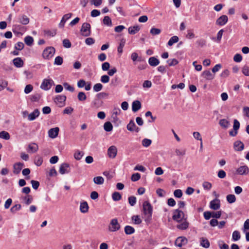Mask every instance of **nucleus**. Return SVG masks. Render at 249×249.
Listing matches in <instances>:
<instances>
[{
    "mask_svg": "<svg viewBox=\"0 0 249 249\" xmlns=\"http://www.w3.org/2000/svg\"><path fill=\"white\" fill-rule=\"evenodd\" d=\"M121 228V225L119 223L117 218H113L110 220L108 226V230L110 232H115Z\"/></svg>",
    "mask_w": 249,
    "mask_h": 249,
    "instance_id": "nucleus-1",
    "label": "nucleus"
},
{
    "mask_svg": "<svg viewBox=\"0 0 249 249\" xmlns=\"http://www.w3.org/2000/svg\"><path fill=\"white\" fill-rule=\"evenodd\" d=\"M143 213L147 216L148 218H151L153 208L150 203L147 201H144L143 203Z\"/></svg>",
    "mask_w": 249,
    "mask_h": 249,
    "instance_id": "nucleus-2",
    "label": "nucleus"
},
{
    "mask_svg": "<svg viewBox=\"0 0 249 249\" xmlns=\"http://www.w3.org/2000/svg\"><path fill=\"white\" fill-rule=\"evenodd\" d=\"M55 51L53 47H48L43 51L42 57L44 59H49L53 56Z\"/></svg>",
    "mask_w": 249,
    "mask_h": 249,
    "instance_id": "nucleus-3",
    "label": "nucleus"
},
{
    "mask_svg": "<svg viewBox=\"0 0 249 249\" xmlns=\"http://www.w3.org/2000/svg\"><path fill=\"white\" fill-rule=\"evenodd\" d=\"M80 33L83 36H89L91 34L90 25L87 22L84 23L80 29Z\"/></svg>",
    "mask_w": 249,
    "mask_h": 249,
    "instance_id": "nucleus-4",
    "label": "nucleus"
},
{
    "mask_svg": "<svg viewBox=\"0 0 249 249\" xmlns=\"http://www.w3.org/2000/svg\"><path fill=\"white\" fill-rule=\"evenodd\" d=\"M53 83V81L52 80L45 79L41 84L40 88L43 90H48L51 88Z\"/></svg>",
    "mask_w": 249,
    "mask_h": 249,
    "instance_id": "nucleus-5",
    "label": "nucleus"
},
{
    "mask_svg": "<svg viewBox=\"0 0 249 249\" xmlns=\"http://www.w3.org/2000/svg\"><path fill=\"white\" fill-rule=\"evenodd\" d=\"M188 243V239L184 236L178 237L175 242V245L178 247H182L186 245Z\"/></svg>",
    "mask_w": 249,
    "mask_h": 249,
    "instance_id": "nucleus-6",
    "label": "nucleus"
},
{
    "mask_svg": "<svg viewBox=\"0 0 249 249\" xmlns=\"http://www.w3.org/2000/svg\"><path fill=\"white\" fill-rule=\"evenodd\" d=\"M184 216V213L178 209L175 210L173 215V219L178 222H180Z\"/></svg>",
    "mask_w": 249,
    "mask_h": 249,
    "instance_id": "nucleus-7",
    "label": "nucleus"
},
{
    "mask_svg": "<svg viewBox=\"0 0 249 249\" xmlns=\"http://www.w3.org/2000/svg\"><path fill=\"white\" fill-rule=\"evenodd\" d=\"M127 129L130 132H139L140 130V128L137 126L135 124L134 121L130 120L129 123L126 126Z\"/></svg>",
    "mask_w": 249,
    "mask_h": 249,
    "instance_id": "nucleus-8",
    "label": "nucleus"
},
{
    "mask_svg": "<svg viewBox=\"0 0 249 249\" xmlns=\"http://www.w3.org/2000/svg\"><path fill=\"white\" fill-rule=\"evenodd\" d=\"M66 100V96L65 95H57L54 98V102L59 106H63L65 105V102Z\"/></svg>",
    "mask_w": 249,
    "mask_h": 249,
    "instance_id": "nucleus-9",
    "label": "nucleus"
},
{
    "mask_svg": "<svg viewBox=\"0 0 249 249\" xmlns=\"http://www.w3.org/2000/svg\"><path fill=\"white\" fill-rule=\"evenodd\" d=\"M210 207L213 210H217L220 207V201L217 198L214 199L210 203Z\"/></svg>",
    "mask_w": 249,
    "mask_h": 249,
    "instance_id": "nucleus-10",
    "label": "nucleus"
},
{
    "mask_svg": "<svg viewBox=\"0 0 249 249\" xmlns=\"http://www.w3.org/2000/svg\"><path fill=\"white\" fill-rule=\"evenodd\" d=\"M117 153V149L115 146H110L107 150V155L110 158H114Z\"/></svg>",
    "mask_w": 249,
    "mask_h": 249,
    "instance_id": "nucleus-11",
    "label": "nucleus"
},
{
    "mask_svg": "<svg viewBox=\"0 0 249 249\" xmlns=\"http://www.w3.org/2000/svg\"><path fill=\"white\" fill-rule=\"evenodd\" d=\"M228 20V18L226 15L220 16L216 20V24L219 26H223L227 23Z\"/></svg>",
    "mask_w": 249,
    "mask_h": 249,
    "instance_id": "nucleus-12",
    "label": "nucleus"
},
{
    "mask_svg": "<svg viewBox=\"0 0 249 249\" xmlns=\"http://www.w3.org/2000/svg\"><path fill=\"white\" fill-rule=\"evenodd\" d=\"M38 150V145L34 142H32L28 145L27 151L28 153H34L37 152Z\"/></svg>",
    "mask_w": 249,
    "mask_h": 249,
    "instance_id": "nucleus-13",
    "label": "nucleus"
},
{
    "mask_svg": "<svg viewBox=\"0 0 249 249\" xmlns=\"http://www.w3.org/2000/svg\"><path fill=\"white\" fill-rule=\"evenodd\" d=\"M69 164L67 163H63L62 164L60 165V166L59 167V173L62 174H65L66 173H68L70 172L69 170Z\"/></svg>",
    "mask_w": 249,
    "mask_h": 249,
    "instance_id": "nucleus-14",
    "label": "nucleus"
},
{
    "mask_svg": "<svg viewBox=\"0 0 249 249\" xmlns=\"http://www.w3.org/2000/svg\"><path fill=\"white\" fill-rule=\"evenodd\" d=\"M23 166L24 164L23 163L18 162L15 163L13 165V173L16 175L18 174Z\"/></svg>",
    "mask_w": 249,
    "mask_h": 249,
    "instance_id": "nucleus-15",
    "label": "nucleus"
},
{
    "mask_svg": "<svg viewBox=\"0 0 249 249\" xmlns=\"http://www.w3.org/2000/svg\"><path fill=\"white\" fill-rule=\"evenodd\" d=\"M59 128L57 127L51 128L48 131L49 137L52 139L55 138L58 135Z\"/></svg>",
    "mask_w": 249,
    "mask_h": 249,
    "instance_id": "nucleus-16",
    "label": "nucleus"
},
{
    "mask_svg": "<svg viewBox=\"0 0 249 249\" xmlns=\"http://www.w3.org/2000/svg\"><path fill=\"white\" fill-rule=\"evenodd\" d=\"M236 172L240 175H247L249 172V168L246 165L241 166L236 170Z\"/></svg>",
    "mask_w": 249,
    "mask_h": 249,
    "instance_id": "nucleus-17",
    "label": "nucleus"
},
{
    "mask_svg": "<svg viewBox=\"0 0 249 249\" xmlns=\"http://www.w3.org/2000/svg\"><path fill=\"white\" fill-rule=\"evenodd\" d=\"M233 147L235 151H241L244 148V144L241 141H237L234 142Z\"/></svg>",
    "mask_w": 249,
    "mask_h": 249,
    "instance_id": "nucleus-18",
    "label": "nucleus"
},
{
    "mask_svg": "<svg viewBox=\"0 0 249 249\" xmlns=\"http://www.w3.org/2000/svg\"><path fill=\"white\" fill-rule=\"evenodd\" d=\"M142 105L140 101L138 100H135L133 102L132 104V109L134 112L138 111L141 109Z\"/></svg>",
    "mask_w": 249,
    "mask_h": 249,
    "instance_id": "nucleus-19",
    "label": "nucleus"
},
{
    "mask_svg": "<svg viewBox=\"0 0 249 249\" xmlns=\"http://www.w3.org/2000/svg\"><path fill=\"white\" fill-rule=\"evenodd\" d=\"M39 111L38 109H36L34 111L28 114V119L29 121H33L37 118L39 115Z\"/></svg>",
    "mask_w": 249,
    "mask_h": 249,
    "instance_id": "nucleus-20",
    "label": "nucleus"
},
{
    "mask_svg": "<svg viewBox=\"0 0 249 249\" xmlns=\"http://www.w3.org/2000/svg\"><path fill=\"white\" fill-rule=\"evenodd\" d=\"M13 64L17 68H21L24 65V62L20 57H17L13 59Z\"/></svg>",
    "mask_w": 249,
    "mask_h": 249,
    "instance_id": "nucleus-21",
    "label": "nucleus"
},
{
    "mask_svg": "<svg viewBox=\"0 0 249 249\" xmlns=\"http://www.w3.org/2000/svg\"><path fill=\"white\" fill-rule=\"evenodd\" d=\"M18 21L22 25H27L29 23V18L26 15H21L18 17Z\"/></svg>",
    "mask_w": 249,
    "mask_h": 249,
    "instance_id": "nucleus-22",
    "label": "nucleus"
},
{
    "mask_svg": "<svg viewBox=\"0 0 249 249\" xmlns=\"http://www.w3.org/2000/svg\"><path fill=\"white\" fill-rule=\"evenodd\" d=\"M202 75L207 80H211L214 78V74H213L210 71H204Z\"/></svg>",
    "mask_w": 249,
    "mask_h": 249,
    "instance_id": "nucleus-23",
    "label": "nucleus"
},
{
    "mask_svg": "<svg viewBox=\"0 0 249 249\" xmlns=\"http://www.w3.org/2000/svg\"><path fill=\"white\" fill-rule=\"evenodd\" d=\"M80 210L82 213H86L89 210V206L86 201L81 202L80 205Z\"/></svg>",
    "mask_w": 249,
    "mask_h": 249,
    "instance_id": "nucleus-24",
    "label": "nucleus"
},
{
    "mask_svg": "<svg viewBox=\"0 0 249 249\" xmlns=\"http://www.w3.org/2000/svg\"><path fill=\"white\" fill-rule=\"evenodd\" d=\"M200 240L201 246L206 249L209 248L210 247V244L209 240L207 238L205 237H201L200 239Z\"/></svg>",
    "mask_w": 249,
    "mask_h": 249,
    "instance_id": "nucleus-25",
    "label": "nucleus"
},
{
    "mask_svg": "<svg viewBox=\"0 0 249 249\" xmlns=\"http://www.w3.org/2000/svg\"><path fill=\"white\" fill-rule=\"evenodd\" d=\"M148 63L151 66H157L160 63L159 60L155 57H151L149 58Z\"/></svg>",
    "mask_w": 249,
    "mask_h": 249,
    "instance_id": "nucleus-26",
    "label": "nucleus"
},
{
    "mask_svg": "<svg viewBox=\"0 0 249 249\" xmlns=\"http://www.w3.org/2000/svg\"><path fill=\"white\" fill-rule=\"evenodd\" d=\"M219 124L224 129L228 128L230 125L229 121L225 119H221L219 121Z\"/></svg>",
    "mask_w": 249,
    "mask_h": 249,
    "instance_id": "nucleus-27",
    "label": "nucleus"
},
{
    "mask_svg": "<svg viewBox=\"0 0 249 249\" xmlns=\"http://www.w3.org/2000/svg\"><path fill=\"white\" fill-rule=\"evenodd\" d=\"M140 30V27L138 25L130 27L128 28V33L131 35H135Z\"/></svg>",
    "mask_w": 249,
    "mask_h": 249,
    "instance_id": "nucleus-28",
    "label": "nucleus"
},
{
    "mask_svg": "<svg viewBox=\"0 0 249 249\" xmlns=\"http://www.w3.org/2000/svg\"><path fill=\"white\" fill-rule=\"evenodd\" d=\"M94 183L97 185L103 184L104 182V179L101 176L94 177L93 179Z\"/></svg>",
    "mask_w": 249,
    "mask_h": 249,
    "instance_id": "nucleus-29",
    "label": "nucleus"
},
{
    "mask_svg": "<svg viewBox=\"0 0 249 249\" xmlns=\"http://www.w3.org/2000/svg\"><path fill=\"white\" fill-rule=\"evenodd\" d=\"M124 232L126 234L130 235L135 232V229L130 226H126L124 229Z\"/></svg>",
    "mask_w": 249,
    "mask_h": 249,
    "instance_id": "nucleus-30",
    "label": "nucleus"
},
{
    "mask_svg": "<svg viewBox=\"0 0 249 249\" xmlns=\"http://www.w3.org/2000/svg\"><path fill=\"white\" fill-rule=\"evenodd\" d=\"M84 153L83 151H80L78 150L75 151L74 154V158L75 160H79L81 159L84 156Z\"/></svg>",
    "mask_w": 249,
    "mask_h": 249,
    "instance_id": "nucleus-31",
    "label": "nucleus"
},
{
    "mask_svg": "<svg viewBox=\"0 0 249 249\" xmlns=\"http://www.w3.org/2000/svg\"><path fill=\"white\" fill-rule=\"evenodd\" d=\"M188 226H189V223L186 221H184L183 222H182L181 223L178 225L177 226V227L178 229L184 230L187 229L188 228Z\"/></svg>",
    "mask_w": 249,
    "mask_h": 249,
    "instance_id": "nucleus-32",
    "label": "nucleus"
},
{
    "mask_svg": "<svg viewBox=\"0 0 249 249\" xmlns=\"http://www.w3.org/2000/svg\"><path fill=\"white\" fill-rule=\"evenodd\" d=\"M104 129L107 132H110L112 130L113 126L110 122H107L104 124Z\"/></svg>",
    "mask_w": 249,
    "mask_h": 249,
    "instance_id": "nucleus-33",
    "label": "nucleus"
},
{
    "mask_svg": "<svg viewBox=\"0 0 249 249\" xmlns=\"http://www.w3.org/2000/svg\"><path fill=\"white\" fill-rule=\"evenodd\" d=\"M24 42L27 45L30 46L33 43L34 39L31 36H28L24 38Z\"/></svg>",
    "mask_w": 249,
    "mask_h": 249,
    "instance_id": "nucleus-34",
    "label": "nucleus"
},
{
    "mask_svg": "<svg viewBox=\"0 0 249 249\" xmlns=\"http://www.w3.org/2000/svg\"><path fill=\"white\" fill-rule=\"evenodd\" d=\"M178 40L179 38L177 36H173L168 41V45H169V46H171L173 45V44L178 42Z\"/></svg>",
    "mask_w": 249,
    "mask_h": 249,
    "instance_id": "nucleus-35",
    "label": "nucleus"
},
{
    "mask_svg": "<svg viewBox=\"0 0 249 249\" xmlns=\"http://www.w3.org/2000/svg\"><path fill=\"white\" fill-rule=\"evenodd\" d=\"M22 198L24 201L25 204L27 205L30 204L33 201V197L31 196L30 195L25 196Z\"/></svg>",
    "mask_w": 249,
    "mask_h": 249,
    "instance_id": "nucleus-36",
    "label": "nucleus"
},
{
    "mask_svg": "<svg viewBox=\"0 0 249 249\" xmlns=\"http://www.w3.org/2000/svg\"><path fill=\"white\" fill-rule=\"evenodd\" d=\"M112 198L114 201H117L120 200L122 198V196L120 193L115 192L112 195Z\"/></svg>",
    "mask_w": 249,
    "mask_h": 249,
    "instance_id": "nucleus-37",
    "label": "nucleus"
},
{
    "mask_svg": "<svg viewBox=\"0 0 249 249\" xmlns=\"http://www.w3.org/2000/svg\"><path fill=\"white\" fill-rule=\"evenodd\" d=\"M125 43V40L123 38L121 40L119 46L118 47V52L119 53H121L123 52V49Z\"/></svg>",
    "mask_w": 249,
    "mask_h": 249,
    "instance_id": "nucleus-38",
    "label": "nucleus"
},
{
    "mask_svg": "<svg viewBox=\"0 0 249 249\" xmlns=\"http://www.w3.org/2000/svg\"><path fill=\"white\" fill-rule=\"evenodd\" d=\"M77 98L79 101L83 102L87 99V96L85 92L81 91L78 93Z\"/></svg>",
    "mask_w": 249,
    "mask_h": 249,
    "instance_id": "nucleus-39",
    "label": "nucleus"
},
{
    "mask_svg": "<svg viewBox=\"0 0 249 249\" xmlns=\"http://www.w3.org/2000/svg\"><path fill=\"white\" fill-rule=\"evenodd\" d=\"M43 162V159L39 155H37L35 157V164L39 166H40Z\"/></svg>",
    "mask_w": 249,
    "mask_h": 249,
    "instance_id": "nucleus-40",
    "label": "nucleus"
},
{
    "mask_svg": "<svg viewBox=\"0 0 249 249\" xmlns=\"http://www.w3.org/2000/svg\"><path fill=\"white\" fill-rule=\"evenodd\" d=\"M227 200L229 203H233L236 201V197L234 195H228L226 196Z\"/></svg>",
    "mask_w": 249,
    "mask_h": 249,
    "instance_id": "nucleus-41",
    "label": "nucleus"
},
{
    "mask_svg": "<svg viewBox=\"0 0 249 249\" xmlns=\"http://www.w3.org/2000/svg\"><path fill=\"white\" fill-rule=\"evenodd\" d=\"M0 138L6 140H8L10 139V136L7 132L2 131L0 132Z\"/></svg>",
    "mask_w": 249,
    "mask_h": 249,
    "instance_id": "nucleus-42",
    "label": "nucleus"
},
{
    "mask_svg": "<svg viewBox=\"0 0 249 249\" xmlns=\"http://www.w3.org/2000/svg\"><path fill=\"white\" fill-rule=\"evenodd\" d=\"M103 23L108 26H112L111 18L108 16H105L103 19Z\"/></svg>",
    "mask_w": 249,
    "mask_h": 249,
    "instance_id": "nucleus-43",
    "label": "nucleus"
},
{
    "mask_svg": "<svg viewBox=\"0 0 249 249\" xmlns=\"http://www.w3.org/2000/svg\"><path fill=\"white\" fill-rule=\"evenodd\" d=\"M241 237L240 232L237 231H235L233 232L232 235V240L233 241H237L240 239Z\"/></svg>",
    "mask_w": 249,
    "mask_h": 249,
    "instance_id": "nucleus-44",
    "label": "nucleus"
},
{
    "mask_svg": "<svg viewBox=\"0 0 249 249\" xmlns=\"http://www.w3.org/2000/svg\"><path fill=\"white\" fill-rule=\"evenodd\" d=\"M161 33V30L152 27L150 30V33L153 36L158 35Z\"/></svg>",
    "mask_w": 249,
    "mask_h": 249,
    "instance_id": "nucleus-45",
    "label": "nucleus"
},
{
    "mask_svg": "<svg viewBox=\"0 0 249 249\" xmlns=\"http://www.w3.org/2000/svg\"><path fill=\"white\" fill-rule=\"evenodd\" d=\"M21 208L20 204H16L10 209V211L12 213H15L17 211L19 210Z\"/></svg>",
    "mask_w": 249,
    "mask_h": 249,
    "instance_id": "nucleus-46",
    "label": "nucleus"
},
{
    "mask_svg": "<svg viewBox=\"0 0 249 249\" xmlns=\"http://www.w3.org/2000/svg\"><path fill=\"white\" fill-rule=\"evenodd\" d=\"M63 62V58L61 56H58L55 57L54 59V64L57 65H61Z\"/></svg>",
    "mask_w": 249,
    "mask_h": 249,
    "instance_id": "nucleus-47",
    "label": "nucleus"
},
{
    "mask_svg": "<svg viewBox=\"0 0 249 249\" xmlns=\"http://www.w3.org/2000/svg\"><path fill=\"white\" fill-rule=\"evenodd\" d=\"M151 140L145 138L142 141V145L144 147H147L151 144Z\"/></svg>",
    "mask_w": 249,
    "mask_h": 249,
    "instance_id": "nucleus-48",
    "label": "nucleus"
},
{
    "mask_svg": "<svg viewBox=\"0 0 249 249\" xmlns=\"http://www.w3.org/2000/svg\"><path fill=\"white\" fill-rule=\"evenodd\" d=\"M128 202L131 206H133L136 203V197L134 196H130L128 197Z\"/></svg>",
    "mask_w": 249,
    "mask_h": 249,
    "instance_id": "nucleus-49",
    "label": "nucleus"
},
{
    "mask_svg": "<svg viewBox=\"0 0 249 249\" xmlns=\"http://www.w3.org/2000/svg\"><path fill=\"white\" fill-rule=\"evenodd\" d=\"M103 88V85L101 83H97L93 86V90L95 92H98L102 90Z\"/></svg>",
    "mask_w": 249,
    "mask_h": 249,
    "instance_id": "nucleus-50",
    "label": "nucleus"
},
{
    "mask_svg": "<svg viewBox=\"0 0 249 249\" xmlns=\"http://www.w3.org/2000/svg\"><path fill=\"white\" fill-rule=\"evenodd\" d=\"M218 244L220 249H229V246L224 243L223 241H218Z\"/></svg>",
    "mask_w": 249,
    "mask_h": 249,
    "instance_id": "nucleus-51",
    "label": "nucleus"
},
{
    "mask_svg": "<svg viewBox=\"0 0 249 249\" xmlns=\"http://www.w3.org/2000/svg\"><path fill=\"white\" fill-rule=\"evenodd\" d=\"M140 178H141V175L138 173H136L133 174L132 175L131 179L132 181H137L138 180H139L140 179Z\"/></svg>",
    "mask_w": 249,
    "mask_h": 249,
    "instance_id": "nucleus-52",
    "label": "nucleus"
},
{
    "mask_svg": "<svg viewBox=\"0 0 249 249\" xmlns=\"http://www.w3.org/2000/svg\"><path fill=\"white\" fill-rule=\"evenodd\" d=\"M202 185L204 189L207 190H210L212 186V184L208 181H204Z\"/></svg>",
    "mask_w": 249,
    "mask_h": 249,
    "instance_id": "nucleus-53",
    "label": "nucleus"
},
{
    "mask_svg": "<svg viewBox=\"0 0 249 249\" xmlns=\"http://www.w3.org/2000/svg\"><path fill=\"white\" fill-rule=\"evenodd\" d=\"M33 89V87L32 85L29 84L26 86L24 89V92L26 94L30 93Z\"/></svg>",
    "mask_w": 249,
    "mask_h": 249,
    "instance_id": "nucleus-54",
    "label": "nucleus"
},
{
    "mask_svg": "<svg viewBox=\"0 0 249 249\" xmlns=\"http://www.w3.org/2000/svg\"><path fill=\"white\" fill-rule=\"evenodd\" d=\"M242 73L246 76H249V67L245 65L243 68L242 70Z\"/></svg>",
    "mask_w": 249,
    "mask_h": 249,
    "instance_id": "nucleus-55",
    "label": "nucleus"
},
{
    "mask_svg": "<svg viewBox=\"0 0 249 249\" xmlns=\"http://www.w3.org/2000/svg\"><path fill=\"white\" fill-rule=\"evenodd\" d=\"M63 45L65 48H69L71 47V44L69 39H65L63 40Z\"/></svg>",
    "mask_w": 249,
    "mask_h": 249,
    "instance_id": "nucleus-56",
    "label": "nucleus"
},
{
    "mask_svg": "<svg viewBox=\"0 0 249 249\" xmlns=\"http://www.w3.org/2000/svg\"><path fill=\"white\" fill-rule=\"evenodd\" d=\"M212 217L214 218V219L219 218L220 217V216L222 214V212L220 211H217V212H212Z\"/></svg>",
    "mask_w": 249,
    "mask_h": 249,
    "instance_id": "nucleus-57",
    "label": "nucleus"
},
{
    "mask_svg": "<svg viewBox=\"0 0 249 249\" xmlns=\"http://www.w3.org/2000/svg\"><path fill=\"white\" fill-rule=\"evenodd\" d=\"M102 3V0H90L91 4H93L96 7L100 6Z\"/></svg>",
    "mask_w": 249,
    "mask_h": 249,
    "instance_id": "nucleus-58",
    "label": "nucleus"
},
{
    "mask_svg": "<svg viewBox=\"0 0 249 249\" xmlns=\"http://www.w3.org/2000/svg\"><path fill=\"white\" fill-rule=\"evenodd\" d=\"M224 32L223 29H221L217 34V36L216 39L215 40V41H217L218 42H220L221 41L222 36H223V33Z\"/></svg>",
    "mask_w": 249,
    "mask_h": 249,
    "instance_id": "nucleus-59",
    "label": "nucleus"
},
{
    "mask_svg": "<svg viewBox=\"0 0 249 249\" xmlns=\"http://www.w3.org/2000/svg\"><path fill=\"white\" fill-rule=\"evenodd\" d=\"M24 47V44L21 42H18L15 46V48L17 50H21Z\"/></svg>",
    "mask_w": 249,
    "mask_h": 249,
    "instance_id": "nucleus-60",
    "label": "nucleus"
},
{
    "mask_svg": "<svg viewBox=\"0 0 249 249\" xmlns=\"http://www.w3.org/2000/svg\"><path fill=\"white\" fill-rule=\"evenodd\" d=\"M31 183L32 187L35 190H37L39 186V182L38 181L32 180Z\"/></svg>",
    "mask_w": 249,
    "mask_h": 249,
    "instance_id": "nucleus-61",
    "label": "nucleus"
},
{
    "mask_svg": "<svg viewBox=\"0 0 249 249\" xmlns=\"http://www.w3.org/2000/svg\"><path fill=\"white\" fill-rule=\"evenodd\" d=\"M242 60V56L239 53L236 54L233 57V60L236 62H240Z\"/></svg>",
    "mask_w": 249,
    "mask_h": 249,
    "instance_id": "nucleus-62",
    "label": "nucleus"
},
{
    "mask_svg": "<svg viewBox=\"0 0 249 249\" xmlns=\"http://www.w3.org/2000/svg\"><path fill=\"white\" fill-rule=\"evenodd\" d=\"M174 195L176 197L180 198L182 196V192L180 189L176 190L174 192Z\"/></svg>",
    "mask_w": 249,
    "mask_h": 249,
    "instance_id": "nucleus-63",
    "label": "nucleus"
},
{
    "mask_svg": "<svg viewBox=\"0 0 249 249\" xmlns=\"http://www.w3.org/2000/svg\"><path fill=\"white\" fill-rule=\"evenodd\" d=\"M132 219L134 221V223L136 224H139L142 222V220L138 215L133 216L132 217Z\"/></svg>",
    "mask_w": 249,
    "mask_h": 249,
    "instance_id": "nucleus-64",
    "label": "nucleus"
}]
</instances>
